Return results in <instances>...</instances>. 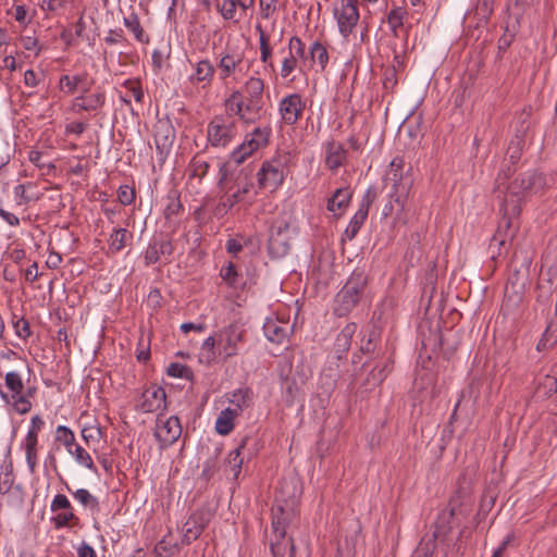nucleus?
<instances>
[{
  "instance_id": "obj_18",
  "label": "nucleus",
  "mask_w": 557,
  "mask_h": 557,
  "mask_svg": "<svg viewBox=\"0 0 557 557\" xmlns=\"http://www.w3.org/2000/svg\"><path fill=\"white\" fill-rule=\"evenodd\" d=\"M522 18V8L518 1L508 7V16L505 22L504 34L498 39L499 50H506L512 44L517 33L520 29Z\"/></svg>"
},
{
  "instance_id": "obj_63",
  "label": "nucleus",
  "mask_w": 557,
  "mask_h": 557,
  "mask_svg": "<svg viewBox=\"0 0 557 557\" xmlns=\"http://www.w3.org/2000/svg\"><path fill=\"white\" fill-rule=\"evenodd\" d=\"M123 41L127 40L122 28L110 29L104 37V42L110 46L117 45Z\"/></svg>"
},
{
  "instance_id": "obj_1",
  "label": "nucleus",
  "mask_w": 557,
  "mask_h": 557,
  "mask_svg": "<svg viewBox=\"0 0 557 557\" xmlns=\"http://www.w3.org/2000/svg\"><path fill=\"white\" fill-rule=\"evenodd\" d=\"M297 495L293 482H280L275 490V500L272 507V534L270 549L273 557H309L308 548L299 550L294 544L288 529L298 520Z\"/></svg>"
},
{
  "instance_id": "obj_6",
  "label": "nucleus",
  "mask_w": 557,
  "mask_h": 557,
  "mask_svg": "<svg viewBox=\"0 0 557 557\" xmlns=\"http://www.w3.org/2000/svg\"><path fill=\"white\" fill-rule=\"evenodd\" d=\"M546 186L543 174L537 172H527L518 175L508 186L505 198L509 202L517 200L521 206V201L542 191Z\"/></svg>"
},
{
  "instance_id": "obj_40",
  "label": "nucleus",
  "mask_w": 557,
  "mask_h": 557,
  "mask_svg": "<svg viewBox=\"0 0 557 557\" xmlns=\"http://www.w3.org/2000/svg\"><path fill=\"white\" fill-rule=\"evenodd\" d=\"M218 355V333L206 338L201 345V358L208 363L214 361Z\"/></svg>"
},
{
  "instance_id": "obj_51",
  "label": "nucleus",
  "mask_w": 557,
  "mask_h": 557,
  "mask_svg": "<svg viewBox=\"0 0 557 557\" xmlns=\"http://www.w3.org/2000/svg\"><path fill=\"white\" fill-rule=\"evenodd\" d=\"M493 2L494 0H480L475 8V15L479 22L487 23L494 10Z\"/></svg>"
},
{
  "instance_id": "obj_24",
  "label": "nucleus",
  "mask_w": 557,
  "mask_h": 557,
  "mask_svg": "<svg viewBox=\"0 0 557 557\" xmlns=\"http://www.w3.org/2000/svg\"><path fill=\"white\" fill-rule=\"evenodd\" d=\"M244 54L232 49H227L221 57L218 64L221 79L228 78L234 74L237 67L242 64Z\"/></svg>"
},
{
  "instance_id": "obj_64",
  "label": "nucleus",
  "mask_w": 557,
  "mask_h": 557,
  "mask_svg": "<svg viewBox=\"0 0 557 557\" xmlns=\"http://www.w3.org/2000/svg\"><path fill=\"white\" fill-rule=\"evenodd\" d=\"M50 508L52 511H58L62 509H72V505L65 495L58 494L54 496Z\"/></svg>"
},
{
  "instance_id": "obj_61",
  "label": "nucleus",
  "mask_w": 557,
  "mask_h": 557,
  "mask_svg": "<svg viewBox=\"0 0 557 557\" xmlns=\"http://www.w3.org/2000/svg\"><path fill=\"white\" fill-rule=\"evenodd\" d=\"M288 49H289V54H292V52H294L296 58H301L302 59L305 57V44L297 36H293L289 39V41H288Z\"/></svg>"
},
{
  "instance_id": "obj_4",
  "label": "nucleus",
  "mask_w": 557,
  "mask_h": 557,
  "mask_svg": "<svg viewBox=\"0 0 557 557\" xmlns=\"http://www.w3.org/2000/svg\"><path fill=\"white\" fill-rule=\"evenodd\" d=\"M410 165H406L400 156H396L389 163L384 175L385 187H387V197L394 200L399 207V211L405 209L410 190L413 185V177Z\"/></svg>"
},
{
  "instance_id": "obj_19",
  "label": "nucleus",
  "mask_w": 557,
  "mask_h": 557,
  "mask_svg": "<svg viewBox=\"0 0 557 557\" xmlns=\"http://www.w3.org/2000/svg\"><path fill=\"white\" fill-rule=\"evenodd\" d=\"M305 101L299 94H290L284 97L278 104V112L286 125L296 124L305 110Z\"/></svg>"
},
{
  "instance_id": "obj_42",
  "label": "nucleus",
  "mask_w": 557,
  "mask_h": 557,
  "mask_svg": "<svg viewBox=\"0 0 557 557\" xmlns=\"http://www.w3.org/2000/svg\"><path fill=\"white\" fill-rule=\"evenodd\" d=\"M168 205L164 209V218L166 220L172 219V216L180 214L183 211V205L181 203L180 196L176 190H171L168 195Z\"/></svg>"
},
{
  "instance_id": "obj_10",
  "label": "nucleus",
  "mask_w": 557,
  "mask_h": 557,
  "mask_svg": "<svg viewBox=\"0 0 557 557\" xmlns=\"http://www.w3.org/2000/svg\"><path fill=\"white\" fill-rule=\"evenodd\" d=\"M271 127H256L251 133L247 134L245 140L231 153L230 162L242 164L249 156L258 149L269 144L271 136Z\"/></svg>"
},
{
  "instance_id": "obj_29",
  "label": "nucleus",
  "mask_w": 557,
  "mask_h": 557,
  "mask_svg": "<svg viewBox=\"0 0 557 557\" xmlns=\"http://www.w3.org/2000/svg\"><path fill=\"white\" fill-rule=\"evenodd\" d=\"M347 152L344 147L335 141H331L326 146L325 165L327 169L335 171L346 161Z\"/></svg>"
},
{
  "instance_id": "obj_30",
  "label": "nucleus",
  "mask_w": 557,
  "mask_h": 557,
  "mask_svg": "<svg viewBox=\"0 0 557 557\" xmlns=\"http://www.w3.org/2000/svg\"><path fill=\"white\" fill-rule=\"evenodd\" d=\"M60 87L62 90L73 95L78 88L86 92L89 90L87 74L83 75H62L60 77Z\"/></svg>"
},
{
  "instance_id": "obj_27",
  "label": "nucleus",
  "mask_w": 557,
  "mask_h": 557,
  "mask_svg": "<svg viewBox=\"0 0 557 557\" xmlns=\"http://www.w3.org/2000/svg\"><path fill=\"white\" fill-rule=\"evenodd\" d=\"M357 331V324L351 322L347 323L341 333L336 336L334 343V351L338 359H342L349 350L351 339Z\"/></svg>"
},
{
  "instance_id": "obj_22",
  "label": "nucleus",
  "mask_w": 557,
  "mask_h": 557,
  "mask_svg": "<svg viewBox=\"0 0 557 557\" xmlns=\"http://www.w3.org/2000/svg\"><path fill=\"white\" fill-rule=\"evenodd\" d=\"M44 421L39 416L32 418V428L27 432L25 438V455L26 461L32 473L35 472L37 467V444H38V432L44 426Z\"/></svg>"
},
{
  "instance_id": "obj_32",
  "label": "nucleus",
  "mask_w": 557,
  "mask_h": 557,
  "mask_svg": "<svg viewBox=\"0 0 557 557\" xmlns=\"http://www.w3.org/2000/svg\"><path fill=\"white\" fill-rule=\"evenodd\" d=\"M104 92H96L90 96H79L75 99V107L84 111H96L104 106Z\"/></svg>"
},
{
  "instance_id": "obj_31",
  "label": "nucleus",
  "mask_w": 557,
  "mask_h": 557,
  "mask_svg": "<svg viewBox=\"0 0 557 557\" xmlns=\"http://www.w3.org/2000/svg\"><path fill=\"white\" fill-rule=\"evenodd\" d=\"M290 236L269 235L268 251L272 258H282L290 249Z\"/></svg>"
},
{
  "instance_id": "obj_11",
  "label": "nucleus",
  "mask_w": 557,
  "mask_h": 557,
  "mask_svg": "<svg viewBox=\"0 0 557 557\" xmlns=\"http://www.w3.org/2000/svg\"><path fill=\"white\" fill-rule=\"evenodd\" d=\"M286 174V161L282 158L264 161L257 173L258 185L260 188L274 191L283 184Z\"/></svg>"
},
{
  "instance_id": "obj_54",
  "label": "nucleus",
  "mask_w": 557,
  "mask_h": 557,
  "mask_svg": "<svg viewBox=\"0 0 557 557\" xmlns=\"http://www.w3.org/2000/svg\"><path fill=\"white\" fill-rule=\"evenodd\" d=\"M124 87L127 88L129 95L136 102H143L144 91L138 81L127 79L124 82Z\"/></svg>"
},
{
  "instance_id": "obj_39",
  "label": "nucleus",
  "mask_w": 557,
  "mask_h": 557,
  "mask_svg": "<svg viewBox=\"0 0 557 557\" xmlns=\"http://www.w3.org/2000/svg\"><path fill=\"white\" fill-rule=\"evenodd\" d=\"M407 11L403 7H394L387 14V23L394 36H398V29L404 26Z\"/></svg>"
},
{
  "instance_id": "obj_20",
  "label": "nucleus",
  "mask_w": 557,
  "mask_h": 557,
  "mask_svg": "<svg viewBox=\"0 0 557 557\" xmlns=\"http://www.w3.org/2000/svg\"><path fill=\"white\" fill-rule=\"evenodd\" d=\"M153 137L157 153L162 161L172 148L175 139V131L169 121H158L154 125Z\"/></svg>"
},
{
  "instance_id": "obj_62",
  "label": "nucleus",
  "mask_w": 557,
  "mask_h": 557,
  "mask_svg": "<svg viewBox=\"0 0 557 557\" xmlns=\"http://www.w3.org/2000/svg\"><path fill=\"white\" fill-rule=\"evenodd\" d=\"M236 8V0H224L219 10L225 20H232L235 16Z\"/></svg>"
},
{
  "instance_id": "obj_14",
  "label": "nucleus",
  "mask_w": 557,
  "mask_h": 557,
  "mask_svg": "<svg viewBox=\"0 0 557 557\" xmlns=\"http://www.w3.org/2000/svg\"><path fill=\"white\" fill-rule=\"evenodd\" d=\"M212 517L213 515L209 509L201 508L194 511L183 524V544L189 545L196 541L208 527Z\"/></svg>"
},
{
  "instance_id": "obj_43",
  "label": "nucleus",
  "mask_w": 557,
  "mask_h": 557,
  "mask_svg": "<svg viewBox=\"0 0 557 557\" xmlns=\"http://www.w3.org/2000/svg\"><path fill=\"white\" fill-rule=\"evenodd\" d=\"M209 163L200 156H195L188 166L190 177H198L201 180L208 172Z\"/></svg>"
},
{
  "instance_id": "obj_36",
  "label": "nucleus",
  "mask_w": 557,
  "mask_h": 557,
  "mask_svg": "<svg viewBox=\"0 0 557 557\" xmlns=\"http://www.w3.org/2000/svg\"><path fill=\"white\" fill-rule=\"evenodd\" d=\"M214 74V67L209 60H200L195 66L191 79L209 85Z\"/></svg>"
},
{
  "instance_id": "obj_48",
  "label": "nucleus",
  "mask_w": 557,
  "mask_h": 557,
  "mask_svg": "<svg viewBox=\"0 0 557 557\" xmlns=\"http://www.w3.org/2000/svg\"><path fill=\"white\" fill-rule=\"evenodd\" d=\"M55 440L62 443L66 447L67 451H71V448L76 445L74 433L64 425H59L57 428Z\"/></svg>"
},
{
  "instance_id": "obj_56",
  "label": "nucleus",
  "mask_w": 557,
  "mask_h": 557,
  "mask_svg": "<svg viewBox=\"0 0 557 557\" xmlns=\"http://www.w3.org/2000/svg\"><path fill=\"white\" fill-rule=\"evenodd\" d=\"M297 59L294 52L289 54L288 57L284 58L282 61V67H281V76L283 78H287L296 69L297 66Z\"/></svg>"
},
{
  "instance_id": "obj_37",
  "label": "nucleus",
  "mask_w": 557,
  "mask_h": 557,
  "mask_svg": "<svg viewBox=\"0 0 557 557\" xmlns=\"http://www.w3.org/2000/svg\"><path fill=\"white\" fill-rule=\"evenodd\" d=\"M248 441V437H245L240 445L232 450L227 456V465L230 467V470L233 474L234 479H237L243 467L244 458L240 456L242 449L245 447L246 443Z\"/></svg>"
},
{
  "instance_id": "obj_15",
  "label": "nucleus",
  "mask_w": 557,
  "mask_h": 557,
  "mask_svg": "<svg viewBox=\"0 0 557 557\" xmlns=\"http://www.w3.org/2000/svg\"><path fill=\"white\" fill-rule=\"evenodd\" d=\"M377 198V191L376 188L373 186H370L360 202L358 211L355 213V215L351 218L348 226L345 230V236L351 240L356 237L358 232L360 231L361 226L366 222L370 207Z\"/></svg>"
},
{
  "instance_id": "obj_25",
  "label": "nucleus",
  "mask_w": 557,
  "mask_h": 557,
  "mask_svg": "<svg viewBox=\"0 0 557 557\" xmlns=\"http://www.w3.org/2000/svg\"><path fill=\"white\" fill-rule=\"evenodd\" d=\"M292 327L287 322L277 320H268L263 325V332L267 338L275 344H283L290 333Z\"/></svg>"
},
{
  "instance_id": "obj_16",
  "label": "nucleus",
  "mask_w": 557,
  "mask_h": 557,
  "mask_svg": "<svg viewBox=\"0 0 557 557\" xmlns=\"http://www.w3.org/2000/svg\"><path fill=\"white\" fill-rule=\"evenodd\" d=\"M182 435V425L176 416L163 419V414H158L154 436L160 442L161 447H169L174 444Z\"/></svg>"
},
{
  "instance_id": "obj_5",
  "label": "nucleus",
  "mask_w": 557,
  "mask_h": 557,
  "mask_svg": "<svg viewBox=\"0 0 557 557\" xmlns=\"http://www.w3.org/2000/svg\"><path fill=\"white\" fill-rule=\"evenodd\" d=\"M368 280L363 272L355 271L334 299L333 311L337 317H346L359 304Z\"/></svg>"
},
{
  "instance_id": "obj_59",
  "label": "nucleus",
  "mask_w": 557,
  "mask_h": 557,
  "mask_svg": "<svg viewBox=\"0 0 557 557\" xmlns=\"http://www.w3.org/2000/svg\"><path fill=\"white\" fill-rule=\"evenodd\" d=\"M284 393L286 403L292 405L298 393V386L295 380L286 379L284 381Z\"/></svg>"
},
{
  "instance_id": "obj_21",
  "label": "nucleus",
  "mask_w": 557,
  "mask_h": 557,
  "mask_svg": "<svg viewBox=\"0 0 557 557\" xmlns=\"http://www.w3.org/2000/svg\"><path fill=\"white\" fill-rule=\"evenodd\" d=\"M165 400L166 394L164 388L161 386L152 385L143 392L137 408L146 413L156 412L160 409H165Z\"/></svg>"
},
{
  "instance_id": "obj_46",
  "label": "nucleus",
  "mask_w": 557,
  "mask_h": 557,
  "mask_svg": "<svg viewBox=\"0 0 557 557\" xmlns=\"http://www.w3.org/2000/svg\"><path fill=\"white\" fill-rule=\"evenodd\" d=\"M166 373L170 376L178 377V379H185L187 381L194 380V372L193 370L185 364L178 363V362H172L168 369Z\"/></svg>"
},
{
  "instance_id": "obj_45",
  "label": "nucleus",
  "mask_w": 557,
  "mask_h": 557,
  "mask_svg": "<svg viewBox=\"0 0 557 557\" xmlns=\"http://www.w3.org/2000/svg\"><path fill=\"white\" fill-rule=\"evenodd\" d=\"M72 456H74L75 460L86 467L89 470H96L95 463L92 461L91 456L88 451H86L81 445H74L69 451Z\"/></svg>"
},
{
  "instance_id": "obj_26",
  "label": "nucleus",
  "mask_w": 557,
  "mask_h": 557,
  "mask_svg": "<svg viewBox=\"0 0 557 557\" xmlns=\"http://www.w3.org/2000/svg\"><path fill=\"white\" fill-rule=\"evenodd\" d=\"M134 235L127 228L115 227L108 239L109 252L112 255L121 252L126 247L132 246Z\"/></svg>"
},
{
  "instance_id": "obj_58",
  "label": "nucleus",
  "mask_w": 557,
  "mask_h": 557,
  "mask_svg": "<svg viewBox=\"0 0 557 557\" xmlns=\"http://www.w3.org/2000/svg\"><path fill=\"white\" fill-rule=\"evenodd\" d=\"M13 484H14L13 474L11 472L4 473L0 478V494L5 495V494L11 493L12 490L14 488ZM15 490L20 491V486L18 485L15 486Z\"/></svg>"
},
{
  "instance_id": "obj_8",
  "label": "nucleus",
  "mask_w": 557,
  "mask_h": 557,
  "mask_svg": "<svg viewBox=\"0 0 557 557\" xmlns=\"http://www.w3.org/2000/svg\"><path fill=\"white\" fill-rule=\"evenodd\" d=\"M4 382L11 394L9 395L0 391L1 398L7 404L11 405L17 413H28L32 410L33 405L30 400L23 397L25 386L21 374L15 371L8 372L4 376Z\"/></svg>"
},
{
  "instance_id": "obj_12",
  "label": "nucleus",
  "mask_w": 557,
  "mask_h": 557,
  "mask_svg": "<svg viewBox=\"0 0 557 557\" xmlns=\"http://www.w3.org/2000/svg\"><path fill=\"white\" fill-rule=\"evenodd\" d=\"M174 252L172 240L166 235L154 236L144 253L146 265L156 263L168 264L171 262V256Z\"/></svg>"
},
{
  "instance_id": "obj_53",
  "label": "nucleus",
  "mask_w": 557,
  "mask_h": 557,
  "mask_svg": "<svg viewBox=\"0 0 557 557\" xmlns=\"http://www.w3.org/2000/svg\"><path fill=\"white\" fill-rule=\"evenodd\" d=\"M220 275L227 285L232 287L236 286L238 273L236 271L235 265L232 262H228L227 265L221 269Z\"/></svg>"
},
{
  "instance_id": "obj_34",
  "label": "nucleus",
  "mask_w": 557,
  "mask_h": 557,
  "mask_svg": "<svg viewBox=\"0 0 557 557\" xmlns=\"http://www.w3.org/2000/svg\"><path fill=\"white\" fill-rule=\"evenodd\" d=\"M253 393L250 388H238L232 393L230 403L234 406L231 410H238V414L251 406Z\"/></svg>"
},
{
  "instance_id": "obj_23",
  "label": "nucleus",
  "mask_w": 557,
  "mask_h": 557,
  "mask_svg": "<svg viewBox=\"0 0 557 557\" xmlns=\"http://www.w3.org/2000/svg\"><path fill=\"white\" fill-rule=\"evenodd\" d=\"M454 499H450L448 508L443 509L435 522H434V531L431 535H425L428 540H433V543L436 544V541H444L446 536L451 532V521L456 513V509L453 506Z\"/></svg>"
},
{
  "instance_id": "obj_47",
  "label": "nucleus",
  "mask_w": 557,
  "mask_h": 557,
  "mask_svg": "<svg viewBox=\"0 0 557 557\" xmlns=\"http://www.w3.org/2000/svg\"><path fill=\"white\" fill-rule=\"evenodd\" d=\"M29 161L35 164L40 170H46V173L49 174L50 171L55 169V165L46 159V156L41 151L32 150L28 154Z\"/></svg>"
},
{
  "instance_id": "obj_55",
  "label": "nucleus",
  "mask_w": 557,
  "mask_h": 557,
  "mask_svg": "<svg viewBox=\"0 0 557 557\" xmlns=\"http://www.w3.org/2000/svg\"><path fill=\"white\" fill-rule=\"evenodd\" d=\"M117 198L123 206H129L135 200L134 188L129 187L128 185L120 186L117 190Z\"/></svg>"
},
{
  "instance_id": "obj_2",
  "label": "nucleus",
  "mask_w": 557,
  "mask_h": 557,
  "mask_svg": "<svg viewBox=\"0 0 557 557\" xmlns=\"http://www.w3.org/2000/svg\"><path fill=\"white\" fill-rule=\"evenodd\" d=\"M263 91L264 81L250 76L240 89L225 99L226 112L247 124L259 121L264 113Z\"/></svg>"
},
{
  "instance_id": "obj_3",
  "label": "nucleus",
  "mask_w": 557,
  "mask_h": 557,
  "mask_svg": "<svg viewBox=\"0 0 557 557\" xmlns=\"http://www.w3.org/2000/svg\"><path fill=\"white\" fill-rule=\"evenodd\" d=\"M228 168L230 162L223 163L220 166L218 187L223 191V195L219 198L215 214L223 215L235 205L242 202L252 187L250 172L242 169L235 177H233L234 173H232L230 178Z\"/></svg>"
},
{
  "instance_id": "obj_52",
  "label": "nucleus",
  "mask_w": 557,
  "mask_h": 557,
  "mask_svg": "<svg viewBox=\"0 0 557 557\" xmlns=\"http://www.w3.org/2000/svg\"><path fill=\"white\" fill-rule=\"evenodd\" d=\"M516 124H517L516 136H517V138H519L518 140H521L530 126V112H527L525 110H523L517 116Z\"/></svg>"
},
{
  "instance_id": "obj_49",
  "label": "nucleus",
  "mask_w": 557,
  "mask_h": 557,
  "mask_svg": "<svg viewBox=\"0 0 557 557\" xmlns=\"http://www.w3.org/2000/svg\"><path fill=\"white\" fill-rule=\"evenodd\" d=\"M435 548L436 544L433 543V540L422 537L411 557H432Z\"/></svg>"
},
{
  "instance_id": "obj_50",
  "label": "nucleus",
  "mask_w": 557,
  "mask_h": 557,
  "mask_svg": "<svg viewBox=\"0 0 557 557\" xmlns=\"http://www.w3.org/2000/svg\"><path fill=\"white\" fill-rule=\"evenodd\" d=\"M177 550V545L168 542L165 539H162L160 542H158L153 549L157 557H171Z\"/></svg>"
},
{
  "instance_id": "obj_33",
  "label": "nucleus",
  "mask_w": 557,
  "mask_h": 557,
  "mask_svg": "<svg viewBox=\"0 0 557 557\" xmlns=\"http://www.w3.org/2000/svg\"><path fill=\"white\" fill-rule=\"evenodd\" d=\"M352 193L349 188H338L332 195V197L327 200V210L331 212L343 211L347 208Z\"/></svg>"
},
{
  "instance_id": "obj_17",
  "label": "nucleus",
  "mask_w": 557,
  "mask_h": 557,
  "mask_svg": "<svg viewBox=\"0 0 557 557\" xmlns=\"http://www.w3.org/2000/svg\"><path fill=\"white\" fill-rule=\"evenodd\" d=\"M339 33L347 37L359 21L358 0H341V7L334 12Z\"/></svg>"
},
{
  "instance_id": "obj_57",
  "label": "nucleus",
  "mask_w": 557,
  "mask_h": 557,
  "mask_svg": "<svg viewBox=\"0 0 557 557\" xmlns=\"http://www.w3.org/2000/svg\"><path fill=\"white\" fill-rule=\"evenodd\" d=\"M13 326H14V330H15V334L20 338L26 339V338H28L32 335L30 327H29V322L26 319H24V318L17 319L13 323Z\"/></svg>"
},
{
  "instance_id": "obj_38",
  "label": "nucleus",
  "mask_w": 557,
  "mask_h": 557,
  "mask_svg": "<svg viewBox=\"0 0 557 557\" xmlns=\"http://www.w3.org/2000/svg\"><path fill=\"white\" fill-rule=\"evenodd\" d=\"M124 25L128 30H131L134 34V37L137 41L143 44H147L149 41V36L141 27L137 14L133 13L129 16L124 17Z\"/></svg>"
},
{
  "instance_id": "obj_7",
  "label": "nucleus",
  "mask_w": 557,
  "mask_h": 557,
  "mask_svg": "<svg viewBox=\"0 0 557 557\" xmlns=\"http://www.w3.org/2000/svg\"><path fill=\"white\" fill-rule=\"evenodd\" d=\"M237 122L231 115H216L208 124L207 137L213 147H226L237 136Z\"/></svg>"
},
{
  "instance_id": "obj_13",
  "label": "nucleus",
  "mask_w": 557,
  "mask_h": 557,
  "mask_svg": "<svg viewBox=\"0 0 557 557\" xmlns=\"http://www.w3.org/2000/svg\"><path fill=\"white\" fill-rule=\"evenodd\" d=\"M500 211L503 212L502 220L497 227L495 235L492 238V244L497 243L498 245H504L507 238H512L513 233H509L512 220L518 218L521 213V206L513 200L509 202L508 198H504Z\"/></svg>"
},
{
  "instance_id": "obj_44",
  "label": "nucleus",
  "mask_w": 557,
  "mask_h": 557,
  "mask_svg": "<svg viewBox=\"0 0 557 557\" xmlns=\"http://www.w3.org/2000/svg\"><path fill=\"white\" fill-rule=\"evenodd\" d=\"M310 58L313 62L318 61L321 70H324L329 62L326 48L319 41H314L310 47Z\"/></svg>"
},
{
  "instance_id": "obj_41",
  "label": "nucleus",
  "mask_w": 557,
  "mask_h": 557,
  "mask_svg": "<svg viewBox=\"0 0 557 557\" xmlns=\"http://www.w3.org/2000/svg\"><path fill=\"white\" fill-rule=\"evenodd\" d=\"M74 498L79 502L84 507L89 508L91 511L99 510V502L97 497L90 494L86 488H78L73 493Z\"/></svg>"
},
{
  "instance_id": "obj_60",
  "label": "nucleus",
  "mask_w": 557,
  "mask_h": 557,
  "mask_svg": "<svg viewBox=\"0 0 557 557\" xmlns=\"http://www.w3.org/2000/svg\"><path fill=\"white\" fill-rule=\"evenodd\" d=\"M270 234L289 236V223L283 219L275 220L271 225Z\"/></svg>"
},
{
  "instance_id": "obj_35",
  "label": "nucleus",
  "mask_w": 557,
  "mask_h": 557,
  "mask_svg": "<svg viewBox=\"0 0 557 557\" xmlns=\"http://www.w3.org/2000/svg\"><path fill=\"white\" fill-rule=\"evenodd\" d=\"M238 416V410L226 408L222 410L215 421V431L221 435H227L234 428V418Z\"/></svg>"
},
{
  "instance_id": "obj_28",
  "label": "nucleus",
  "mask_w": 557,
  "mask_h": 557,
  "mask_svg": "<svg viewBox=\"0 0 557 557\" xmlns=\"http://www.w3.org/2000/svg\"><path fill=\"white\" fill-rule=\"evenodd\" d=\"M256 30L259 34V48H260V61L265 64L267 69H270L272 72L275 71V65L272 60L273 50L270 44V37L262 28L261 24L256 25Z\"/></svg>"
},
{
  "instance_id": "obj_9",
  "label": "nucleus",
  "mask_w": 557,
  "mask_h": 557,
  "mask_svg": "<svg viewBox=\"0 0 557 557\" xmlns=\"http://www.w3.org/2000/svg\"><path fill=\"white\" fill-rule=\"evenodd\" d=\"M246 330L243 325L231 323L218 332V355L224 361L239 352V346L244 343Z\"/></svg>"
}]
</instances>
